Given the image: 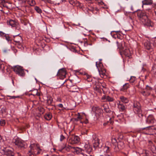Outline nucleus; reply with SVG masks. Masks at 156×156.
Here are the masks:
<instances>
[{
    "label": "nucleus",
    "mask_w": 156,
    "mask_h": 156,
    "mask_svg": "<svg viewBox=\"0 0 156 156\" xmlns=\"http://www.w3.org/2000/svg\"><path fill=\"white\" fill-rule=\"evenodd\" d=\"M137 16L143 24L148 27L151 26V22L149 20L145 12H139L137 13Z\"/></svg>",
    "instance_id": "nucleus-1"
},
{
    "label": "nucleus",
    "mask_w": 156,
    "mask_h": 156,
    "mask_svg": "<svg viewBox=\"0 0 156 156\" xmlns=\"http://www.w3.org/2000/svg\"><path fill=\"white\" fill-rule=\"evenodd\" d=\"M116 43L118 47V48L122 50L124 54L126 56L130 58L131 55L132 53L130 50L128 48L126 47L125 48L123 47L122 44L123 43L124 44L125 42L124 41H123L121 43L119 41H117Z\"/></svg>",
    "instance_id": "nucleus-2"
},
{
    "label": "nucleus",
    "mask_w": 156,
    "mask_h": 156,
    "mask_svg": "<svg viewBox=\"0 0 156 156\" xmlns=\"http://www.w3.org/2000/svg\"><path fill=\"white\" fill-rule=\"evenodd\" d=\"M133 109L135 113L138 114V116L139 117L141 118L143 116L140 105L139 102H135L134 103Z\"/></svg>",
    "instance_id": "nucleus-3"
},
{
    "label": "nucleus",
    "mask_w": 156,
    "mask_h": 156,
    "mask_svg": "<svg viewBox=\"0 0 156 156\" xmlns=\"http://www.w3.org/2000/svg\"><path fill=\"white\" fill-rule=\"evenodd\" d=\"M96 65L101 77H104V76H105L106 70L104 68L102 63L100 61L97 62L96 63Z\"/></svg>",
    "instance_id": "nucleus-4"
},
{
    "label": "nucleus",
    "mask_w": 156,
    "mask_h": 156,
    "mask_svg": "<svg viewBox=\"0 0 156 156\" xmlns=\"http://www.w3.org/2000/svg\"><path fill=\"white\" fill-rule=\"evenodd\" d=\"M13 142L19 148L22 149L25 147L26 145V143L19 138L14 139Z\"/></svg>",
    "instance_id": "nucleus-5"
},
{
    "label": "nucleus",
    "mask_w": 156,
    "mask_h": 156,
    "mask_svg": "<svg viewBox=\"0 0 156 156\" xmlns=\"http://www.w3.org/2000/svg\"><path fill=\"white\" fill-rule=\"evenodd\" d=\"M13 69L15 72L19 76H25L24 71L21 66H16L13 67Z\"/></svg>",
    "instance_id": "nucleus-6"
},
{
    "label": "nucleus",
    "mask_w": 156,
    "mask_h": 156,
    "mask_svg": "<svg viewBox=\"0 0 156 156\" xmlns=\"http://www.w3.org/2000/svg\"><path fill=\"white\" fill-rule=\"evenodd\" d=\"M92 141L94 147L96 149L97 148H100L101 146L99 145V140L95 135H93Z\"/></svg>",
    "instance_id": "nucleus-7"
},
{
    "label": "nucleus",
    "mask_w": 156,
    "mask_h": 156,
    "mask_svg": "<svg viewBox=\"0 0 156 156\" xmlns=\"http://www.w3.org/2000/svg\"><path fill=\"white\" fill-rule=\"evenodd\" d=\"M101 83L99 82L98 80H94L93 81V87L94 90L99 91L100 89H101L103 90V89L101 87Z\"/></svg>",
    "instance_id": "nucleus-8"
},
{
    "label": "nucleus",
    "mask_w": 156,
    "mask_h": 156,
    "mask_svg": "<svg viewBox=\"0 0 156 156\" xmlns=\"http://www.w3.org/2000/svg\"><path fill=\"white\" fill-rule=\"evenodd\" d=\"M66 72L64 69L59 70L57 73V76L61 79H63L66 77Z\"/></svg>",
    "instance_id": "nucleus-9"
},
{
    "label": "nucleus",
    "mask_w": 156,
    "mask_h": 156,
    "mask_svg": "<svg viewBox=\"0 0 156 156\" xmlns=\"http://www.w3.org/2000/svg\"><path fill=\"white\" fill-rule=\"evenodd\" d=\"M153 90L152 88L147 85L145 88V90H143L141 92V93L144 96H148L150 95L151 91Z\"/></svg>",
    "instance_id": "nucleus-10"
},
{
    "label": "nucleus",
    "mask_w": 156,
    "mask_h": 156,
    "mask_svg": "<svg viewBox=\"0 0 156 156\" xmlns=\"http://www.w3.org/2000/svg\"><path fill=\"white\" fill-rule=\"evenodd\" d=\"M20 34V33H19L16 35L13 36V41L16 44H20L22 43L23 39L19 35Z\"/></svg>",
    "instance_id": "nucleus-11"
},
{
    "label": "nucleus",
    "mask_w": 156,
    "mask_h": 156,
    "mask_svg": "<svg viewBox=\"0 0 156 156\" xmlns=\"http://www.w3.org/2000/svg\"><path fill=\"white\" fill-rule=\"evenodd\" d=\"M88 39V41L87 39L84 41V44L85 46H87L88 45H92V43L95 41L96 40L95 38L91 36L89 37Z\"/></svg>",
    "instance_id": "nucleus-12"
},
{
    "label": "nucleus",
    "mask_w": 156,
    "mask_h": 156,
    "mask_svg": "<svg viewBox=\"0 0 156 156\" xmlns=\"http://www.w3.org/2000/svg\"><path fill=\"white\" fill-rule=\"evenodd\" d=\"M156 121L153 115L150 114L148 116L146 120V122L149 124H153Z\"/></svg>",
    "instance_id": "nucleus-13"
},
{
    "label": "nucleus",
    "mask_w": 156,
    "mask_h": 156,
    "mask_svg": "<svg viewBox=\"0 0 156 156\" xmlns=\"http://www.w3.org/2000/svg\"><path fill=\"white\" fill-rule=\"evenodd\" d=\"M136 87L139 89V91L141 93L144 89V83L143 81H140L139 82L138 84L136 85Z\"/></svg>",
    "instance_id": "nucleus-14"
},
{
    "label": "nucleus",
    "mask_w": 156,
    "mask_h": 156,
    "mask_svg": "<svg viewBox=\"0 0 156 156\" xmlns=\"http://www.w3.org/2000/svg\"><path fill=\"white\" fill-rule=\"evenodd\" d=\"M124 147V144L123 142L120 141L118 143L117 147L115 146L114 149L115 151H118L119 150H121Z\"/></svg>",
    "instance_id": "nucleus-15"
},
{
    "label": "nucleus",
    "mask_w": 156,
    "mask_h": 156,
    "mask_svg": "<svg viewBox=\"0 0 156 156\" xmlns=\"http://www.w3.org/2000/svg\"><path fill=\"white\" fill-rule=\"evenodd\" d=\"M102 110L103 109L104 112L106 113H110L111 112L110 110L109 106L108 104L106 103L103 104L101 105Z\"/></svg>",
    "instance_id": "nucleus-16"
},
{
    "label": "nucleus",
    "mask_w": 156,
    "mask_h": 156,
    "mask_svg": "<svg viewBox=\"0 0 156 156\" xmlns=\"http://www.w3.org/2000/svg\"><path fill=\"white\" fill-rule=\"evenodd\" d=\"M4 154L5 156H14V152L8 149H6L4 150Z\"/></svg>",
    "instance_id": "nucleus-17"
},
{
    "label": "nucleus",
    "mask_w": 156,
    "mask_h": 156,
    "mask_svg": "<svg viewBox=\"0 0 156 156\" xmlns=\"http://www.w3.org/2000/svg\"><path fill=\"white\" fill-rule=\"evenodd\" d=\"M84 150L88 154H90L92 151V148L89 144H85L84 146Z\"/></svg>",
    "instance_id": "nucleus-18"
},
{
    "label": "nucleus",
    "mask_w": 156,
    "mask_h": 156,
    "mask_svg": "<svg viewBox=\"0 0 156 156\" xmlns=\"http://www.w3.org/2000/svg\"><path fill=\"white\" fill-rule=\"evenodd\" d=\"M118 107L120 112H123L125 109V106L120 101H119L117 104Z\"/></svg>",
    "instance_id": "nucleus-19"
},
{
    "label": "nucleus",
    "mask_w": 156,
    "mask_h": 156,
    "mask_svg": "<svg viewBox=\"0 0 156 156\" xmlns=\"http://www.w3.org/2000/svg\"><path fill=\"white\" fill-rule=\"evenodd\" d=\"M69 91L72 92H78L79 89L75 85L69 86Z\"/></svg>",
    "instance_id": "nucleus-20"
},
{
    "label": "nucleus",
    "mask_w": 156,
    "mask_h": 156,
    "mask_svg": "<svg viewBox=\"0 0 156 156\" xmlns=\"http://www.w3.org/2000/svg\"><path fill=\"white\" fill-rule=\"evenodd\" d=\"M80 139L77 136H73L71 139V143L76 144L78 143L80 141Z\"/></svg>",
    "instance_id": "nucleus-21"
},
{
    "label": "nucleus",
    "mask_w": 156,
    "mask_h": 156,
    "mask_svg": "<svg viewBox=\"0 0 156 156\" xmlns=\"http://www.w3.org/2000/svg\"><path fill=\"white\" fill-rule=\"evenodd\" d=\"M102 100H105L106 101L112 102L114 101V98L112 97H110L108 95H104L101 98Z\"/></svg>",
    "instance_id": "nucleus-22"
},
{
    "label": "nucleus",
    "mask_w": 156,
    "mask_h": 156,
    "mask_svg": "<svg viewBox=\"0 0 156 156\" xmlns=\"http://www.w3.org/2000/svg\"><path fill=\"white\" fill-rule=\"evenodd\" d=\"M7 23L8 25H9L12 27H16L18 24V23L12 20H10L9 21H7Z\"/></svg>",
    "instance_id": "nucleus-23"
},
{
    "label": "nucleus",
    "mask_w": 156,
    "mask_h": 156,
    "mask_svg": "<svg viewBox=\"0 0 156 156\" xmlns=\"http://www.w3.org/2000/svg\"><path fill=\"white\" fill-rule=\"evenodd\" d=\"M115 34L114 35V37L115 38H117L119 39H122L123 38L122 36V34H121V33L119 31H115Z\"/></svg>",
    "instance_id": "nucleus-24"
},
{
    "label": "nucleus",
    "mask_w": 156,
    "mask_h": 156,
    "mask_svg": "<svg viewBox=\"0 0 156 156\" xmlns=\"http://www.w3.org/2000/svg\"><path fill=\"white\" fill-rule=\"evenodd\" d=\"M153 1L152 0H144L142 1V7L144 8V5L147 6L148 5H151L152 4Z\"/></svg>",
    "instance_id": "nucleus-25"
},
{
    "label": "nucleus",
    "mask_w": 156,
    "mask_h": 156,
    "mask_svg": "<svg viewBox=\"0 0 156 156\" xmlns=\"http://www.w3.org/2000/svg\"><path fill=\"white\" fill-rule=\"evenodd\" d=\"M145 47L147 50H150L151 48V44L149 41H147L144 43Z\"/></svg>",
    "instance_id": "nucleus-26"
},
{
    "label": "nucleus",
    "mask_w": 156,
    "mask_h": 156,
    "mask_svg": "<svg viewBox=\"0 0 156 156\" xmlns=\"http://www.w3.org/2000/svg\"><path fill=\"white\" fill-rule=\"evenodd\" d=\"M72 148V147L71 146L69 145L66 146V144H64L63 146H61V147L62 150H65L67 151H69Z\"/></svg>",
    "instance_id": "nucleus-27"
},
{
    "label": "nucleus",
    "mask_w": 156,
    "mask_h": 156,
    "mask_svg": "<svg viewBox=\"0 0 156 156\" xmlns=\"http://www.w3.org/2000/svg\"><path fill=\"white\" fill-rule=\"evenodd\" d=\"M52 116L51 113H48L45 114L44 116V119L47 120H50L52 118Z\"/></svg>",
    "instance_id": "nucleus-28"
},
{
    "label": "nucleus",
    "mask_w": 156,
    "mask_h": 156,
    "mask_svg": "<svg viewBox=\"0 0 156 156\" xmlns=\"http://www.w3.org/2000/svg\"><path fill=\"white\" fill-rule=\"evenodd\" d=\"M119 98L121 100L122 103L123 102L124 103H127L129 102V100L128 99L123 96H120Z\"/></svg>",
    "instance_id": "nucleus-29"
},
{
    "label": "nucleus",
    "mask_w": 156,
    "mask_h": 156,
    "mask_svg": "<svg viewBox=\"0 0 156 156\" xmlns=\"http://www.w3.org/2000/svg\"><path fill=\"white\" fill-rule=\"evenodd\" d=\"M92 110L94 112H95L96 114L98 113V111L101 112V108L98 107H92Z\"/></svg>",
    "instance_id": "nucleus-30"
},
{
    "label": "nucleus",
    "mask_w": 156,
    "mask_h": 156,
    "mask_svg": "<svg viewBox=\"0 0 156 156\" xmlns=\"http://www.w3.org/2000/svg\"><path fill=\"white\" fill-rule=\"evenodd\" d=\"M129 84L128 83H126L121 88V91H124L129 87Z\"/></svg>",
    "instance_id": "nucleus-31"
},
{
    "label": "nucleus",
    "mask_w": 156,
    "mask_h": 156,
    "mask_svg": "<svg viewBox=\"0 0 156 156\" xmlns=\"http://www.w3.org/2000/svg\"><path fill=\"white\" fill-rule=\"evenodd\" d=\"M53 99L52 97L50 96L47 97V104L48 105H50L52 102Z\"/></svg>",
    "instance_id": "nucleus-32"
},
{
    "label": "nucleus",
    "mask_w": 156,
    "mask_h": 156,
    "mask_svg": "<svg viewBox=\"0 0 156 156\" xmlns=\"http://www.w3.org/2000/svg\"><path fill=\"white\" fill-rule=\"evenodd\" d=\"M31 94L34 96L36 95L40 96V93L38 92L37 90H34L32 91Z\"/></svg>",
    "instance_id": "nucleus-33"
},
{
    "label": "nucleus",
    "mask_w": 156,
    "mask_h": 156,
    "mask_svg": "<svg viewBox=\"0 0 156 156\" xmlns=\"http://www.w3.org/2000/svg\"><path fill=\"white\" fill-rule=\"evenodd\" d=\"M1 69L2 70V71L3 72L5 71V69L7 72L8 73H10L11 72L10 69L6 66H4V67H2Z\"/></svg>",
    "instance_id": "nucleus-34"
},
{
    "label": "nucleus",
    "mask_w": 156,
    "mask_h": 156,
    "mask_svg": "<svg viewBox=\"0 0 156 156\" xmlns=\"http://www.w3.org/2000/svg\"><path fill=\"white\" fill-rule=\"evenodd\" d=\"M104 151L106 152V153H111L110 151L111 150V148L108 146H105L104 148Z\"/></svg>",
    "instance_id": "nucleus-35"
},
{
    "label": "nucleus",
    "mask_w": 156,
    "mask_h": 156,
    "mask_svg": "<svg viewBox=\"0 0 156 156\" xmlns=\"http://www.w3.org/2000/svg\"><path fill=\"white\" fill-rule=\"evenodd\" d=\"M27 2L31 6H34L36 4L34 0H28Z\"/></svg>",
    "instance_id": "nucleus-36"
},
{
    "label": "nucleus",
    "mask_w": 156,
    "mask_h": 156,
    "mask_svg": "<svg viewBox=\"0 0 156 156\" xmlns=\"http://www.w3.org/2000/svg\"><path fill=\"white\" fill-rule=\"evenodd\" d=\"M87 78L86 79V80L88 82H91L93 84V81L94 80H96L94 78L93 79H92V78L91 77V76H87Z\"/></svg>",
    "instance_id": "nucleus-37"
},
{
    "label": "nucleus",
    "mask_w": 156,
    "mask_h": 156,
    "mask_svg": "<svg viewBox=\"0 0 156 156\" xmlns=\"http://www.w3.org/2000/svg\"><path fill=\"white\" fill-rule=\"evenodd\" d=\"M148 129L149 130L153 129H154V130H156V128H154V126H147V127L145 128H141V129L142 130H144V129Z\"/></svg>",
    "instance_id": "nucleus-38"
},
{
    "label": "nucleus",
    "mask_w": 156,
    "mask_h": 156,
    "mask_svg": "<svg viewBox=\"0 0 156 156\" xmlns=\"http://www.w3.org/2000/svg\"><path fill=\"white\" fill-rule=\"evenodd\" d=\"M57 107L61 108L62 109H59V110L64 111V110L66 109V108L63 107V105L62 104H59L57 105Z\"/></svg>",
    "instance_id": "nucleus-39"
},
{
    "label": "nucleus",
    "mask_w": 156,
    "mask_h": 156,
    "mask_svg": "<svg viewBox=\"0 0 156 156\" xmlns=\"http://www.w3.org/2000/svg\"><path fill=\"white\" fill-rule=\"evenodd\" d=\"M82 119V116L80 115V114L79 113H78L77 117L75 119V120L77 121L79 120H81Z\"/></svg>",
    "instance_id": "nucleus-40"
},
{
    "label": "nucleus",
    "mask_w": 156,
    "mask_h": 156,
    "mask_svg": "<svg viewBox=\"0 0 156 156\" xmlns=\"http://www.w3.org/2000/svg\"><path fill=\"white\" fill-rule=\"evenodd\" d=\"M35 9L38 13H41L42 12L41 10L38 6H35Z\"/></svg>",
    "instance_id": "nucleus-41"
},
{
    "label": "nucleus",
    "mask_w": 156,
    "mask_h": 156,
    "mask_svg": "<svg viewBox=\"0 0 156 156\" xmlns=\"http://www.w3.org/2000/svg\"><path fill=\"white\" fill-rule=\"evenodd\" d=\"M136 79V78L135 76H131L129 80V82L130 83H133L135 81Z\"/></svg>",
    "instance_id": "nucleus-42"
},
{
    "label": "nucleus",
    "mask_w": 156,
    "mask_h": 156,
    "mask_svg": "<svg viewBox=\"0 0 156 156\" xmlns=\"http://www.w3.org/2000/svg\"><path fill=\"white\" fill-rule=\"evenodd\" d=\"M16 44L17 45V47L21 49H22L24 48L22 43H20V44Z\"/></svg>",
    "instance_id": "nucleus-43"
},
{
    "label": "nucleus",
    "mask_w": 156,
    "mask_h": 156,
    "mask_svg": "<svg viewBox=\"0 0 156 156\" xmlns=\"http://www.w3.org/2000/svg\"><path fill=\"white\" fill-rule=\"evenodd\" d=\"M89 10L90 11L93 13H94V12L95 11H97V12H98L99 10V9L96 8H91V9H89Z\"/></svg>",
    "instance_id": "nucleus-44"
},
{
    "label": "nucleus",
    "mask_w": 156,
    "mask_h": 156,
    "mask_svg": "<svg viewBox=\"0 0 156 156\" xmlns=\"http://www.w3.org/2000/svg\"><path fill=\"white\" fill-rule=\"evenodd\" d=\"M5 124V120L1 119L0 121V124L1 126H3Z\"/></svg>",
    "instance_id": "nucleus-45"
},
{
    "label": "nucleus",
    "mask_w": 156,
    "mask_h": 156,
    "mask_svg": "<svg viewBox=\"0 0 156 156\" xmlns=\"http://www.w3.org/2000/svg\"><path fill=\"white\" fill-rule=\"evenodd\" d=\"M5 37L8 41H11V38L9 37L8 35L7 34L6 35Z\"/></svg>",
    "instance_id": "nucleus-46"
},
{
    "label": "nucleus",
    "mask_w": 156,
    "mask_h": 156,
    "mask_svg": "<svg viewBox=\"0 0 156 156\" xmlns=\"http://www.w3.org/2000/svg\"><path fill=\"white\" fill-rule=\"evenodd\" d=\"M151 71L154 73H156V66L153 67Z\"/></svg>",
    "instance_id": "nucleus-47"
},
{
    "label": "nucleus",
    "mask_w": 156,
    "mask_h": 156,
    "mask_svg": "<svg viewBox=\"0 0 156 156\" xmlns=\"http://www.w3.org/2000/svg\"><path fill=\"white\" fill-rule=\"evenodd\" d=\"M147 6L144 5V8H143L144 9V8L145 10H146L147 11L148 10L149 12H151V9L150 8H147Z\"/></svg>",
    "instance_id": "nucleus-48"
},
{
    "label": "nucleus",
    "mask_w": 156,
    "mask_h": 156,
    "mask_svg": "<svg viewBox=\"0 0 156 156\" xmlns=\"http://www.w3.org/2000/svg\"><path fill=\"white\" fill-rule=\"evenodd\" d=\"M27 156H34V155L30 151H29L27 153Z\"/></svg>",
    "instance_id": "nucleus-49"
},
{
    "label": "nucleus",
    "mask_w": 156,
    "mask_h": 156,
    "mask_svg": "<svg viewBox=\"0 0 156 156\" xmlns=\"http://www.w3.org/2000/svg\"><path fill=\"white\" fill-rule=\"evenodd\" d=\"M0 35L1 36H2V37H5V35H6V34L3 33L2 31H0Z\"/></svg>",
    "instance_id": "nucleus-50"
},
{
    "label": "nucleus",
    "mask_w": 156,
    "mask_h": 156,
    "mask_svg": "<svg viewBox=\"0 0 156 156\" xmlns=\"http://www.w3.org/2000/svg\"><path fill=\"white\" fill-rule=\"evenodd\" d=\"M112 143L114 144L116 143V140L115 138H112Z\"/></svg>",
    "instance_id": "nucleus-51"
},
{
    "label": "nucleus",
    "mask_w": 156,
    "mask_h": 156,
    "mask_svg": "<svg viewBox=\"0 0 156 156\" xmlns=\"http://www.w3.org/2000/svg\"><path fill=\"white\" fill-rule=\"evenodd\" d=\"M110 123V124H112L113 123V122L112 121H108L107 122H105L104 123L103 125L104 126H106L107 124H108L109 123Z\"/></svg>",
    "instance_id": "nucleus-52"
},
{
    "label": "nucleus",
    "mask_w": 156,
    "mask_h": 156,
    "mask_svg": "<svg viewBox=\"0 0 156 156\" xmlns=\"http://www.w3.org/2000/svg\"><path fill=\"white\" fill-rule=\"evenodd\" d=\"M5 3V0H0V4L3 5Z\"/></svg>",
    "instance_id": "nucleus-53"
},
{
    "label": "nucleus",
    "mask_w": 156,
    "mask_h": 156,
    "mask_svg": "<svg viewBox=\"0 0 156 156\" xmlns=\"http://www.w3.org/2000/svg\"><path fill=\"white\" fill-rule=\"evenodd\" d=\"M65 137L64 136H63L62 135H61L60 136V140L61 141H62L64 139Z\"/></svg>",
    "instance_id": "nucleus-54"
},
{
    "label": "nucleus",
    "mask_w": 156,
    "mask_h": 156,
    "mask_svg": "<svg viewBox=\"0 0 156 156\" xmlns=\"http://www.w3.org/2000/svg\"><path fill=\"white\" fill-rule=\"evenodd\" d=\"M101 87L103 88H105V84L104 83L102 82L101 83Z\"/></svg>",
    "instance_id": "nucleus-55"
},
{
    "label": "nucleus",
    "mask_w": 156,
    "mask_h": 156,
    "mask_svg": "<svg viewBox=\"0 0 156 156\" xmlns=\"http://www.w3.org/2000/svg\"><path fill=\"white\" fill-rule=\"evenodd\" d=\"M105 156H113L111 153H106L105 154Z\"/></svg>",
    "instance_id": "nucleus-56"
},
{
    "label": "nucleus",
    "mask_w": 156,
    "mask_h": 156,
    "mask_svg": "<svg viewBox=\"0 0 156 156\" xmlns=\"http://www.w3.org/2000/svg\"><path fill=\"white\" fill-rule=\"evenodd\" d=\"M35 144H31L30 145V147L31 149H33L34 146H35Z\"/></svg>",
    "instance_id": "nucleus-57"
},
{
    "label": "nucleus",
    "mask_w": 156,
    "mask_h": 156,
    "mask_svg": "<svg viewBox=\"0 0 156 156\" xmlns=\"http://www.w3.org/2000/svg\"><path fill=\"white\" fill-rule=\"evenodd\" d=\"M10 97H11V98L15 99L16 98H17L18 97H19V96H10Z\"/></svg>",
    "instance_id": "nucleus-58"
},
{
    "label": "nucleus",
    "mask_w": 156,
    "mask_h": 156,
    "mask_svg": "<svg viewBox=\"0 0 156 156\" xmlns=\"http://www.w3.org/2000/svg\"><path fill=\"white\" fill-rule=\"evenodd\" d=\"M84 122L85 123L87 124V123H88V119H86Z\"/></svg>",
    "instance_id": "nucleus-59"
},
{
    "label": "nucleus",
    "mask_w": 156,
    "mask_h": 156,
    "mask_svg": "<svg viewBox=\"0 0 156 156\" xmlns=\"http://www.w3.org/2000/svg\"><path fill=\"white\" fill-rule=\"evenodd\" d=\"M3 7H6V8H8V7L6 5V3H4V4H3Z\"/></svg>",
    "instance_id": "nucleus-60"
},
{
    "label": "nucleus",
    "mask_w": 156,
    "mask_h": 156,
    "mask_svg": "<svg viewBox=\"0 0 156 156\" xmlns=\"http://www.w3.org/2000/svg\"><path fill=\"white\" fill-rule=\"evenodd\" d=\"M67 156H74L72 154H68L67 155Z\"/></svg>",
    "instance_id": "nucleus-61"
},
{
    "label": "nucleus",
    "mask_w": 156,
    "mask_h": 156,
    "mask_svg": "<svg viewBox=\"0 0 156 156\" xmlns=\"http://www.w3.org/2000/svg\"><path fill=\"white\" fill-rule=\"evenodd\" d=\"M66 80L65 81L63 82H62V84H62V85L63 84L65 83V82H66Z\"/></svg>",
    "instance_id": "nucleus-62"
},
{
    "label": "nucleus",
    "mask_w": 156,
    "mask_h": 156,
    "mask_svg": "<svg viewBox=\"0 0 156 156\" xmlns=\"http://www.w3.org/2000/svg\"><path fill=\"white\" fill-rule=\"evenodd\" d=\"M14 52L15 53H16L17 52V50L16 49H15L14 50Z\"/></svg>",
    "instance_id": "nucleus-63"
},
{
    "label": "nucleus",
    "mask_w": 156,
    "mask_h": 156,
    "mask_svg": "<svg viewBox=\"0 0 156 156\" xmlns=\"http://www.w3.org/2000/svg\"><path fill=\"white\" fill-rule=\"evenodd\" d=\"M36 146L37 147H38V146H39V145L38 144H36Z\"/></svg>",
    "instance_id": "nucleus-64"
}]
</instances>
